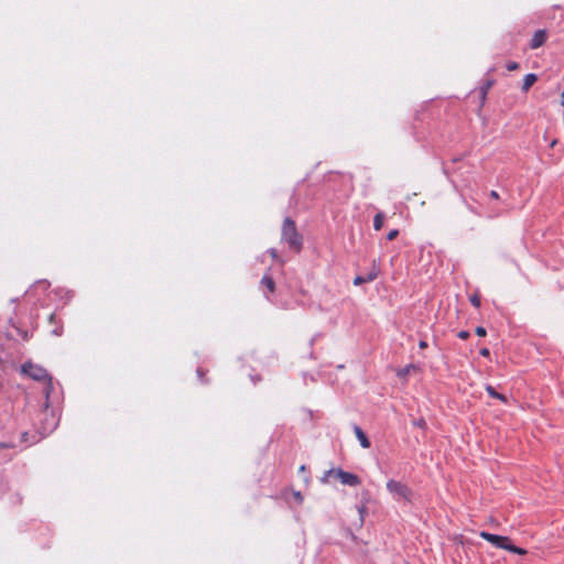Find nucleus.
Wrapping results in <instances>:
<instances>
[{
	"mask_svg": "<svg viewBox=\"0 0 564 564\" xmlns=\"http://www.w3.org/2000/svg\"><path fill=\"white\" fill-rule=\"evenodd\" d=\"M281 240L285 242L290 250L300 253L303 248V236L297 231L295 221L290 217L283 220L281 229Z\"/></svg>",
	"mask_w": 564,
	"mask_h": 564,
	"instance_id": "f257e3e1",
	"label": "nucleus"
},
{
	"mask_svg": "<svg viewBox=\"0 0 564 564\" xmlns=\"http://www.w3.org/2000/svg\"><path fill=\"white\" fill-rule=\"evenodd\" d=\"M387 489L394 497L395 500H401V499H403L405 501L411 500V496H412L411 489L406 485H404L400 481H397L393 479L388 480Z\"/></svg>",
	"mask_w": 564,
	"mask_h": 564,
	"instance_id": "f03ea898",
	"label": "nucleus"
},
{
	"mask_svg": "<svg viewBox=\"0 0 564 564\" xmlns=\"http://www.w3.org/2000/svg\"><path fill=\"white\" fill-rule=\"evenodd\" d=\"M21 371L22 373L26 375L28 377L35 381L42 382L50 379L47 371L43 367L34 365L32 362L23 364L21 367Z\"/></svg>",
	"mask_w": 564,
	"mask_h": 564,
	"instance_id": "7ed1b4c3",
	"label": "nucleus"
},
{
	"mask_svg": "<svg viewBox=\"0 0 564 564\" xmlns=\"http://www.w3.org/2000/svg\"><path fill=\"white\" fill-rule=\"evenodd\" d=\"M479 536L481 539L486 540L487 542L491 543L496 547L502 549V550H507V546L509 545V542H510V538H508V536L492 534L487 531H481L479 533Z\"/></svg>",
	"mask_w": 564,
	"mask_h": 564,
	"instance_id": "20e7f679",
	"label": "nucleus"
},
{
	"mask_svg": "<svg viewBox=\"0 0 564 564\" xmlns=\"http://www.w3.org/2000/svg\"><path fill=\"white\" fill-rule=\"evenodd\" d=\"M335 475L343 485L358 486L361 482L357 475L345 471L343 469L336 470Z\"/></svg>",
	"mask_w": 564,
	"mask_h": 564,
	"instance_id": "39448f33",
	"label": "nucleus"
},
{
	"mask_svg": "<svg viewBox=\"0 0 564 564\" xmlns=\"http://www.w3.org/2000/svg\"><path fill=\"white\" fill-rule=\"evenodd\" d=\"M546 39H547L546 32L544 30H538L531 39L530 47L532 50L539 48L540 46H542L545 43Z\"/></svg>",
	"mask_w": 564,
	"mask_h": 564,
	"instance_id": "423d86ee",
	"label": "nucleus"
},
{
	"mask_svg": "<svg viewBox=\"0 0 564 564\" xmlns=\"http://www.w3.org/2000/svg\"><path fill=\"white\" fill-rule=\"evenodd\" d=\"M354 432H355L356 437L360 442L361 447L369 448L370 447V441L367 437V435L365 434V432L358 425L354 426Z\"/></svg>",
	"mask_w": 564,
	"mask_h": 564,
	"instance_id": "0eeeda50",
	"label": "nucleus"
},
{
	"mask_svg": "<svg viewBox=\"0 0 564 564\" xmlns=\"http://www.w3.org/2000/svg\"><path fill=\"white\" fill-rule=\"evenodd\" d=\"M378 276V272L376 270L369 272L367 275H357L355 279H354V284L355 285H361L364 283H368V282H371L373 280H376Z\"/></svg>",
	"mask_w": 564,
	"mask_h": 564,
	"instance_id": "6e6552de",
	"label": "nucleus"
},
{
	"mask_svg": "<svg viewBox=\"0 0 564 564\" xmlns=\"http://www.w3.org/2000/svg\"><path fill=\"white\" fill-rule=\"evenodd\" d=\"M538 80V76L533 73L531 74H527L523 78V84H522V91L523 93H528L529 89L536 83Z\"/></svg>",
	"mask_w": 564,
	"mask_h": 564,
	"instance_id": "1a4fd4ad",
	"label": "nucleus"
},
{
	"mask_svg": "<svg viewBox=\"0 0 564 564\" xmlns=\"http://www.w3.org/2000/svg\"><path fill=\"white\" fill-rule=\"evenodd\" d=\"M486 391H487V393H488L491 398H494V399H498V400H500L501 402L507 403V401H508V400H507V397H506L505 394H502V393L497 392L492 386H490V384L486 386Z\"/></svg>",
	"mask_w": 564,
	"mask_h": 564,
	"instance_id": "9d476101",
	"label": "nucleus"
},
{
	"mask_svg": "<svg viewBox=\"0 0 564 564\" xmlns=\"http://www.w3.org/2000/svg\"><path fill=\"white\" fill-rule=\"evenodd\" d=\"M384 223V215L383 213H377L373 217V228L375 230L379 231L382 229Z\"/></svg>",
	"mask_w": 564,
	"mask_h": 564,
	"instance_id": "9b49d317",
	"label": "nucleus"
},
{
	"mask_svg": "<svg viewBox=\"0 0 564 564\" xmlns=\"http://www.w3.org/2000/svg\"><path fill=\"white\" fill-rule=\"evenodd\" d=\"M261 284L268 289L270 293L275 291V283L273 279L269 275H264L261 280Z\"/></svg>",
	"mask_w": 564,
	"mask_h": 564,
	"instance_id": "f8f14e48",
	"label": "nucleus"
},
{
	"mask_svg": "<svg viewBox=\"0 0 564 564\" xmlns=\"http://www.w3.org/2000/svg\"><path fill=\"white\" fill-rule=\"evenodd\" d=\"M494 84H495V80L489 79L480 88L481 104L485 102L487 94H488L489 89L494 86Z\"/></svg>",
	"mask_w": 564,
	"mask_h": 564,
	"instance_id": "ddd939ff",
	"label": "nucleus"
},
{
	"mask_svg": "<svg viewBox=\"0 0 564 564\" xmlns=\"http://www.w3.org/2000/svg\"><path fill=\"white\" fill-rule=\"evenodd\" d=\"M412 370H415L414 365H408L404 368H401L397 371V376L401 379H405Z\"/></svg>",
	"mask_w": 564,
	"mask_h": 564,
	"instance_id": "4468645a",
	"label": "nucleus"
},
{
	"mask_svg": "<svg viewBox=\"0 0 564 564\" xmlns=\"http://www.w3.org/2000/svg\"><path fill=\"white\" fill-rule=\"evenodd\" d=\"M507 551H509L511 553L519 554V555H524L528 553L527 550L512 544L511 541L509 542V545L507 546Z\"/></svg>",
	"mask_w": 564,
	"mask_h": 564,
	"instance_id": "2eb2a0df",
	"label": "nucleus"
},
{
	"mask_svg": "<svg viewBox=\"0 0 564 564\" xmlns=\"http://www.w3.org/2000/svg\"><path fill=\"white\" fill-rule=\"evenodd\" d=\"M469 301L470 303L475 306V307H480V303H481V296L478 292L474 293L473 295H470L469 297Z\"/></svg>",
	"mask_w": 564,
	"mask_h": 564,
	"instance_id": "dca6fc26",
	"label": "nucleus"
},
{
	"mask_svg": "<svg viewBox=\"0 0 564 564\" xmlns=\"http://www.w3.org/2000/svg\"><path fill=\"white\" fill-rule=\"evenodd\" d=\"M506 68L509 70V72H514V70H518L520 68V64L518 62H514V61H510L506 64Z\"/></svg>",
	"mask_w": 564,
	"mask_h": 564,
	"instance_id": "f3484780",
	"label": "nucleus"
},
{
	"mask_svg": "<svg viewBox=\"0 0 564 564\" xmlns=\"http://www.w3.org/2000/svg\"><path fill=\"white\" fill-rule=\"evenodd\" d=\"M475 334L480 337H485L487 335V330L482 326H477L475 329Z\"/></svg>",
	"mask_w": 564,
	"mask_h": 564,
	"instance_id": "a211bd4d",
	"label": "nucleus"
},
{
	"mask_svg": "<svg viewBox=\"0 0 564 564\" xmlns=\"http://www.w3.org/2000/svg\"><path fill=\"white\" fill-rule=\"evenodd\" d=\"M398 235H399V230L398 229H392V230H390L388 232L387 239L390 240V241L394 240L398 237Z\"/></svg>",
	"mask_w": 564,
	"mask_h": 564,
	"instance_id": "6ab92c4d",
	"label": "nucleus"
},
{
	"mask_svg": "<svg viewBox=\"0 0 564 564\" xmlns=\"http://www.w3.org/2000/svg\"><path fill=\"white\" fill-rule=\"evenodd\" d=\"M457 336H458V338L466 340L469 338L470 334L467 330H460V332H458Z\"/></svg>",
	"mask_w": 564,
	"mask_h": 564,
	"instance_id": "aec40b11",
	"label": "nucleus"
},
{
	"mask_svg": "<svg viewBox=\"0 0 564 564\" xmlns=\"http://www.w3.org/2000/svg\"><path fill=\"white\" fill-rule=\"evenodd\" d=\"M293 496H294V499H295L299 503H302V502H303V499H304V498H303V496H302V494H301L300 491H294Z\"/></svg>",
	"mask_w": 564,
	"mask_h": 564,
	"instance_id": "412c9836",
	"label": "nucleus"
},
{
	"mask_svg": "<svg viewBox=\"0 0 564 564\" xmlns=\"http://www.w3.org/2000/svg\"><path fill=\"white\" fill-rule=\"evenodd\" d=\"M479 354L482 356V357H489L490 356V350L488 348H481Z\"/></svg>",
	"mask_w": 564,
	"mask_h": 564,
	"instance_id": "4be33fe9",
	"label": "nucleus"
},
{
	"mask_svg": "<svg viewBox=\"0 0 564 564\" xmlns=\"http://www.w3.org/2000/svg\"><path fill=\"white\" fill-rule=\"evenodd\" d=\"M414 424H415L417 427H421V429H423V427H425V426H426V423H425V421H424L423 419L417 420L416 422H414Z\"/></svg>",
	"mask_w": 564,
	"mask_h": 564,
	"instance_id": "5701e85b",
	"label": "nucleus"
},
{
	"mask_svg": "<svg viewBox=\"0 0 564 564\" xmlns=\"http://www.w3.org/2000/svg\"><path fill=\"white\" fill-rule=\"evenodd\" d=\"M489 196L491 198H494V199H499L500 198L499 193L497 191H494V189L490 191Z\"/></svg>",
	"mask_w": 564,
	"mask_h": 564,
	"instance_id": "b1692460",
	"label": "nucleus"
},
{
	"mask_svg": "<svg viewBox=\"0 0 564 564\" xmlns=\"http://www.w3.org/2000/svg\"><path fill=\"white\" fill-rule=\"evenodd\" d=\"M269 253H270L272 259H276L278 258V251L275 249H270Z\"/></svg>",
	"mask_w": 564,
	"mask_h": 564,
	"instance_id": "393cba45",
	"label": "nucleus"
},
{
	"mask_svg": "<svg viewBox=\"0 0 564 564\" xmlns=\"http://www.w3.org/2000/svg\"><path fill=\"white\" fill-rule=\"evenodd\" d=\"M12 445L10 444H7V443H0V451L3 449V448H11Z\"/></svg>",
	"mask_w": 564,
	"mask_h": 564,
	"instance_id": "a878e982",
	"label": "nucleus"
},
{
	"mask_svg": "<svg viewBox=\"0 0 564 564\" xmlns=\"http://www.w3.org/2000/svg\"><path fill=\"white\" fill-rule=\"evenodd\" d=\"M419 347H420L421 349H424V348H426V347H427V343H426V341H424V340H421V341L419 343Z\"/></svg>",
	"mask_w": 564,
	"mask_h": 564,
	"instance_id": "bb28decb",
	"label": "nucleus"
},
{
	"mask_svg": "<svg viewBox=\"0 0 564 564\" xmlns=\"http://www.w3.org/2000/svg\"><path fill=\"white\" fill-rule=\"evenodd\" d=\"M364 512H365V507L362 506L361 508H359V513H360L361 519L364 518Z\"/></svg>",
	"mask_w": 564,
	"mask_h": 564,
	"instance_id": "cd10ccee",
	"label": "nucleus"
},
{
	"mask_svg": "<svg viewBox=\"0 0 564 564\" xmlns=\"http://www.w3.org/2000/svg\"><path fill=\"white\" fill-rule=\"evenodd\" d=\"M299 470L300 471H305V465H302Z\"/></svg>",
	"mask_w": 564,
	"mask_h": 564,
	"instance_id": "c85d7f7f",
	"label": "nucleus"
},
{
	"mask_svg": "<svg viewBox=\"0 0 564 564\" xmlns=\"http://www.w3.org/2000/svg\"><path fill=\"white\" fill-rule=\"evenodd\" d=\"M555 144H556V140H554V141L551 143V147L553 148Z\"/></svg>",
	"mask_w": 564,
	"mask_h": 564,
	"instance_id": "c756f323",
	"label": "nucleus"
}]
</instances>
